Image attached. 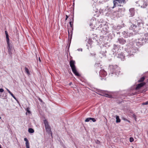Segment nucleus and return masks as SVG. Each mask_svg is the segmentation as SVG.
Listing matches in <instances>:
<instances>
[{"mask_svg":"<svg viewBox=\"0 0 148 148\" xmlns=\"http://www.w3.org/2000/svg\"><path fill=\"white\" fill-rule=\"evenodd\" d=\"M75 62L73 60H71L70 62V65L71 67L73 73L75 75L79 76L80 74L78 73L77 71L75 65Z\"/></svg>","mask_w":148,"mask_h":148,"instance_id":"1","label":"nucleus"},{"mask_svg":"<svg viewBox=\"0 0 148 148\" xmlns=\"http://www.w3.org/2000/svg\"><path fill=\"white\" fill-rule=\"evenodd\" d=\"M44 123L45 125V129L46 131L49 134H51L52 136V133L51 131L50 127L48 124V121L46 120L44 121Z\"/></svg>","mask_w":148,"mask_h":148,"instance_id":"2","label":"nucleus"},{"mask_svg":"<svg viewBox=\"0 0 148 148\" xmlns=\"http://www.w3.org/2000/svg\"><path fill=\"white\" fill-rule=\"evenodd\" d=\"M69 23L70 26V28H68V31L69 34V38L70 41H71L72 38V30H73V25L72 24L71 21H70Z\"/></svg>","mask_w":148,"mask_h":148,"instance_id":"3","label":"nucleus"},{"mask_svg":"<svg viewBox=\"0 0 148 148\" xmlns=\"http://www.w3.org/2000/svg\"><path fill=\"white\" fill-rule=\"evenodd\" d=\"M7 49L8 54L11 56L12 54V51H13V47L12 44L10 42L7 43Z\"/></svg>","mask_w":148,"mask_h":148,"instance_id":"4","label":"nucleus"},{"mask_svg":"<svg viewBox=\"0 0 148 148\" xmlns=\"http://www.w3.org/2000/svg\"><path fill=\"white\" fill-rule=\"evenodd\" d=\"M144 37H141L136 40V44L137 45H143L145 41Z\"/></svg>","mask_w":148,"mask_h":148,"instance_id":"5","label":"nucleus"},{"mask_svg":"<svg viewBox=\"0 0 148 148\" xmlns=\"http://www.w3.org/2000/svg\"><path fill=\"white\" fill-rule=\"evenodd\" d=\"M121 49L120 46L118 45H114L113 49V51L116 54L118 52H120Z\"/></svg>","mask_w":148,"mask_h":148,"instance_id":"6","label":"nucleus"},{"mask_svg":"<svg viewBox=\"0 0 148 148\" xmlns=\"http://www.w3.org/2000/svg\"><path fill=\"white\" fill-rule=\"evenodd\" d=\"M118 66L116 65H110V66L109 67L110 70L111 72H112V74H116V71H117V69L118 68Z\"/></svg>","mask_w":148,"mask_h":148,"instance_id":"7","label":"nucleus"},{"mask_svg":"<svg viewBox=\"0 0 148 148\" xmlns=\"http://www.w3.org/2000/svg\"><path fill=\"white\" fill-rule=\"evenodd\" d=\"M137 27L138 30H140L143 28L144 23L143 22H138L137 21Z\"/></svg>","mask_w":148,"mask_h":148,"instance_id":"8","label":"nucleus"},{"mask_svg":"<svg viewBox=\"0 0 148 148\" xmlns=\"http://www.w3.org/2000/svg\"><path fill=\"white\" fill-rule=\"evenodd\" d=\"M130 29L133 30V31H138L136 24H132L130 27Z\"/></svg>","mask_w":148,"mask_h":148,"instance_id":"9","label":"nucleus"},{"mask_svg":"<svg viewBox=\"0 0 148 148\" xmlns=\"http://www.w3.org/2000/svg\"><path fill=\"white\" fill-rule=\"evenodd\" d=\"M146 84L145 82H142L138 84L136 86L135 89L136 90H138L141 87L144 86Z\"/></svg>","mask_w":148,"mask_h":148,"instance_id":"10","label":"nucleus"},{"mask_svg":"<svg viewBox=\"0 0 148 148\" xmlns=\"http://www.w3.org/2000/svg\"><path fill=\"white\" fill-rule=\"evenodd\" d=\"M122 34L124 35V37L126 38L128 37H130L133 35L132 33H129L128 32H126L125 31H124V32L122 33Z\"/></svg>","mask_w":148,"mask_h":148,"instance_id":"11","label":"nucleus"},{"mask_svg":"<svg viewBox=\"0 0 148 148\" xmlns=\"http://www.w3.org/2000/svg\"><path fill=\"white\" fill-rule=\"evenodd\" d=\"M118 58H120L122 60H124L125 59V56L122 52H121L120 53H119L117 56Z\"/></svg>","mask_w":148,"mask_h":148,"instance_id":"12","label":"nucleus"},{"mask_svg":"<svg viewBox=\"0 0 148 148\" xmlns=\"http://www.w3.org/2000/svg\"><path fill=\"white\" fill-rule=\"evenodd\" d=\"M118 40L119 43L122 45L125 44L126 42V40L122 38H119Z\"/></svg>","mask_w":148,"mask_h":148,"instance_id":"13","label":"nucleus"},{"mask_svg":"<svg viewBox=\"0 0 148 148\" xmlns=\"http://www.w3.org/2000/svg\"><path fill=\"white\" fill-rule=\"evenodd\" d=\"M129 12L130 14V16H132L134 15L135 14L134 9V8H131L129 10Z\"/></svg>","mask_w":148,"mask_h":148,"instance_id":"14","label":"nucleus"},{"mask_svg":"<svg viewBox=\"0 0 148 148\" xmlns=\"http://www.w3.org/2000/svg\"><path fill=\"white\" fill-rule=\"evenodd\" d=\"M99 74L100 75H103L104 77L106 75V72L103 69H102L100 70L99 72Z\"/></svg>","mask_w":148,"mask_h":148,"instance_id":"15","label":"nucleus"},{"mask_svg":"<svg viewBox=\"0 0 148 148\" xmlns=\"http://www.w3.org/2000/svg\"><path fill=\"white\" fill-rule=\"evenodd\" d=\"M5 35H6L7 42V43L9 42V36H8V32H7V31H5Z\"/></svg>","mask_w":148,"mask_h":148,"instance_id":"16","label":"nucleus"},{"mask_svg":"<svg viewBox=\"0 0 148 148\" xmlns=\"http://www.w3.org/2000/svg\"><path fill=\"white\" fill-rule=\"evenodd\" d=\"M145 79V77L143 76L141 77L138 81V82H142L144 81V79Z\"/></svg>","mask_w":148,"mask_h":148,"instance_id":"17","label":"nucleus"},{"mask_svg":"<svg viewBox=\"0 0 148 148\" xmlns=\"http://www.w3.org/2000/svg\"><path fill=\"white\" fill-rule=\"evenodd\" d=\"M103 96L109 98H113L112 96L108 94H104Z\"/></svg>","mask_w":148,"mask_h":148,"instance_id":"18","label":"nucleus"},{"mask_svg":"<svg viewBox=\"0 0 148 148\" xmlns=\"http://www.w3.org/2000/svg\"><path fill=\"white\" fill-rule=\"evenodd\" d=\"M113 3L114 5L112 7V8H115L116 6V4H118V3L117 2V1L114 0Z\"/></svg>","mask_w":148,"mask_h":148,"instance_id":"19","label":"nucleus"},{"mask_svg":"<svg viewBox=\"0 0 148 148\" xmlns=\"http://www.w3.org/2000/svg\"><path fill=\"white\" fill-rule=\"evenodd\" d=\"M116 123H119L120 122L121 120L119 119V116H116Z\"/></svg>","mask_w":148,"mask_h":148,"instance_id":"20","label":"nucleus"},{"mask_svg":"<svg viewBox=\"0 0 148 148\" xmlns=\"http://www.w3.org/2000/svg\"><path fill=\"white\" fill-rule=\"evenodd\" d=\"M87 42L89 45H91L92 42V40L90 38H89Z\"/></svg>","mask_w":148,"mask_h":148,"instance_id":"21","label":"nucleus"},{"mask_svg":"<svg viewBox=\"0 0 148 148\" xmlns=\"http://www.w3.org/2000/svg\"><path fill=\"white\" fill-rule=\"evenodd\" d=\"M144 36H145V40H147L148 39V32L145 34Z\"/></svg>","mask_w":148,"mask_h":148,"instance_id":"22","label":"nucleus"},{"mask_svg":"<svg viewBox=\"0 0 148 148\" xmlns=\"http://www.w3.org/2000/svg\"><path fill=\"white\" fill-rule=\"evenodd\" d=\"M28 132L30 133H33L34 132V130L32 128H29L28 129Z\"/></svg>","mask_w":148,"mask_h":148,"instance_id":"23","label":"nucleus"},{"mask_svg":"<svg viewBox=\"0 0 148 148\" xmlns=\"http://www.w3.org/2000/svg\"><path fill=\"white\" fill-rule=\"evenodd\" d=\"M25 71L27 73V74L29 75L30 72H29V70L26 67H25Z\"/></svg>","mask_w":148,"mask_h":148,"instance_id":"24","label":"nucleus"},{"mask_svg":"<svg viewBox=\"0 0 148 148\" xmlns=\"http://www.w3.org/2000/svg\"><path fill=\"white\" fill-rule=\"evenodd\" d=\"M147 3H143V5H141V4L139 6H140L141 8H145L146 6H147Z\"/></svg>","mask_w":148,"mask_h":148,"instance_id":"25","label":"nucleus"},{"mask_svg":"<svg viewBox=\"0 0 148 148\" xmlns=\"http://www.w3.org/2000/svg\"><path fill=\"white\" fill-rule=\"evenodd\" d=\"M25 145L26 148H29V142L25 143Z\"/></svg>","mask_w":148,"mask_h":148,"instance_id":"26","label":"nucleus"},{"mask_svg":"<svg viewBox=\"0 0 148 148\" xmlns=\"http://www.w3.org/2000/svg\"><path fill=\"white\" fill-rule=\"evenodd\" d=\"M90 120V118H86L85 120V122H88Z\"/></svg>","mask_w":148,"mask_h":148,"instance_id":"27","label":"nucleus"},{"mask_svg":"<svg viewBox=\"0 0 148 148\" xmlns=\"http://www.w3.org/2000/svg\"><path fill=\"white\" fill-rule=\"evenodd\" d=\"M134 140V139L132 137H130V142H133Z\"/></svg>","mask_w":148,"mask_h":148,"instance_id":"28","label":"nucleus"},{"mask_svg":"<svg viewBox=\"0 0 148 148\" xmlns=\"http://www.w3.org/2000/svg\"><path fill=\"white\" fill-rule=\"evenodd\" d=\"M148 104V101L145 102H143L142 103V105H146Z\"/></svg>","mask_w":148,"mask_h":148,"instance_id":"29","label":"nucleus"},{"mask_svg":"<svg viewBox=\"0 0 148 148\" xmlns=\"http://www.w3.org/2000/svg\"><path fill=\"white\" fill-rule=\"evenodd\" d=\"M90 120L92 121L93 122H95L96 121L95 119L93 118H90Z\"/></svg>","mask_w":148,"mask_h":148,"instance_id":"30","label":"nucleus"},{"mask_svg":"<svg viewBox=\"0 0 148 148\" xmlns=\"http://www.w3.org/2000/svg\"><path fill=\"white\" fill-rule=\"evenodd\" d=\"M29 108H26V110L27 111V112L29 113V114H30V111H29Z\"/></svg>","mask_w":148,"mask_h":148,"instance_id":"31","label":"nucleus"},{"mask_svg":"<svg viewBox=\"0 0 148 148\" xmlns=\"http://www.w3.org/2000/svg\"><path fill=\"white\" fill-rule=\"evenodd\" d=\"M24 140L26 142L25 143H27L29 142V141L27 138H25Z\"/></svg>","mask_w":148,"mask_h":148,"instance_id":"32","label":"nucleus"},{"mask_svg":"<svg viewBox=\"0 0 148 148\" xmlns=\"http://www.w3.org/2000/svg\"><path fill=\"white\" fill-rule=\"evenodd\" d=\"M4 91V90L3 88L0 89V92H2Z\"/></svg>","mask_w":148,"mask_h":148,"instance_id":"33","label":"nucleus"},{"mask_svg":"<svg viewBox=\"0 0 148 148\" xmlns=\"http://www.w3.org/2000/svg\"><path fill=\"white\" fill-rule=\"evenodd\" d=\"M133 116L134 118H135V120H136V116L134 114H133Z\"/></svg>","mask_w":148,"mask_h":148,"instance_id":"34","label":"nucleus"},{"mask_svg":"<svg viewBox=\"0 0 148 148\" xmlns=\"http://www.w3.org/2000/svg\"><path fill=\"white\" fill-rule=\"evenodd\" d=\"M6 90L10 94L11 93V92L7 88H6Z\"/></svg>","mask_w":148,"mask_h":148,"instance_id":"35","label":"nucleus"},{"mask_svg":"<svg viewBox=\"0 0 148 148\" xmlns=\"http://www.w3.org/2000/svg\"><path fill=\"white\" fill-rule=\"evenodd\" d=\"M10 94L12 96V97L14 96V95L12 92Z\"/></svg>","mask_w":148,"mask_h":148,"instance_id":"36","label":"nucleus"},{"mask_svg":"<svg viewBox=\"0 0 148 148\" xmlns=\"http://www.w3.org/2000/svg\"><path fill=\"white\" fill-rule=\"evenodd\" d=\"M66 18L65 19V20H67V18H68V16L67 15H66Z\"/></svg>","mask_w":148,"mask_h":148,"instance_id":"37","label":"nucleus"},{"mask_svg":"<svg viewBox=\"0 0 148 148\" xmlns=\"http://www.w3.org/2000/svg\"><path fill=\"white\" fill-rule=\"evenodd\" d=\"M78 51H82V49H78Z\"/></svg>","mask_w":148,"mask_h":148,"instance_id":"38","label":"nucleus"},{"mask_svg":"<svg viewBox=\"0 0 148 148\" xmlns=\"http://www.w3.org/2000/svg\"><path fill=\"white\" fill-rule=\"evenodd\" d=\"M13 97L15 99H16V97H15V96H14Z\"/></svg>","mask_w":148,"mask_h":148,"instance_id":"39","label":"nucleus"},{"mask_svg":"<svg viewBox=\"0 0 148 148\" xmlns=\"http://www.w3.org/2000/svg\"><path fill=\"white\" fill-rule=\"evenodd\" d=\"M39 60L40 61V62H41V60H40V57L39 58Z\"/></svg>","mask_w":148,"mask_h":148,"instance_id":"40","label":"nucleus"},{"mask_svg":"<svg viewBox=\"0 0 148 148\" xmlns=\"http://www.w3.org/2000/svg\"><path fill=\"white\" fill-rule=\"evenodd\" d=\"M39 100H40L41 101H42V100L40 98L39 99Z\"/></svg>","mask_w":148,"mask_h":148,"instance_id":"41","label":"nucleus"},{"mask_svg":"<svg viewBox=\"0 0 148 148\" xmlns=\"http://www.w3.org/2000/svg\"><path fill=\"white\" fill-rule=\"evenodd\" d=\"M71 84H72V83H71H71L69 84L70 85H71Z\"/></svg>","mask_w":148,"mask_h":148,"instance_id":"42","label":"nucleus"},{"mask_svg":"<svg viewBox=\"0 0 148 148\" xmlns=\"http://www.w3.org/2000/svg\"><path fill=\"white\" fill-rule=\"evenodd\" d=\"M0 148H2L0 145Z\"/></svg>","mask_w":148,"mask_h":148,"instance_id":"43","label":"nucleus"},{"mask_svg":"<svg viewBox=\"0 0 148 148\" xmlns=\"http://www.w3.org/2000/svg\"><path fill=\"white\" fill-rule=\"evenodd\" d=\"M1 117L0 116V119H1Z\"/></svg>","mask_w":148,"mask_h":148,"instance_id":"44","label":"nucleus"}]
</instances>
